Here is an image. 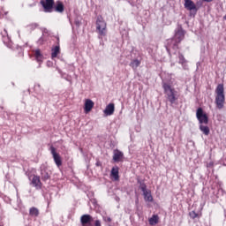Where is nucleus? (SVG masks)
<instances>
[{
  "label": "nucleus",
  "mask_w": 226,
  "mask_h": 226,
  "mask_svg": "<svg viewBox=\"0 0 226 226\" xmlns=\"http://www.w3.org/2000/svg\"><path fill=\"white\" fill-rule=\"evenodd\" d=\"M32 185L34 186V188H36V190H41V181L40 180V177L34 176Z\"/></svg>",
  "instance_id": "nucleus-14"
},
{
  "label": "nucleus",
  "mask_w": 226,
  "mask_h": 226,
  "mask_svg": "<svg viewBox=\"0 0 226 226\" xmlns=\"http://www.w3.org/2000/svg\"><path fill=\"white\" fill-rule=\"evenodd\" d=\"M93 216H91V215H83L80 217V223L82 226H94L93 225Z\"/></svg>",
  "instance_id": "nucleus-9"
},
{
  "label": "nucleus",
  "mask_w": 226,
  "mask_h": 226,
  "mask_svg": "<svg viewBox=\"0 0 226 226\" xmlns=\"http://www.w3.org/2000/svg\"><path fill=\"white\" fill-rule=\"evenodd\" d=\"M49 150L56 167H61V165H63V161L61 160V155H59V154L56 152V147L51 146Z\"/></svg>",
  "instance_id": "nucleus-8"
},
{
  "label": "nucleus",
  "mask_w": 226,
  "mask_h": 226,
  "mask_svg": "<svg viewBox=\"0 0 226 226\" xmlns=\"http://www.w3.org/2000/svg\"><path fill=\"white\" fill-rule=\"evenodd\" d=\"M53 10L56 11V13H63V11H64V4H63V2L57 1L56 5L53 6Z\"/></svg>",
  "instance_id": "nucleus-15"
},
{
  "label": "nucleus",
  "mask_w": 226,
  "mask_h": 226,
  "mask_svg": "<svg viewBox=\"0 0 226 226\" xmlns=\"http://www.w3.org/2000/svg\"><path fill=\"white\" fill-rule=\"evenodd\" d=\"M96 33L99 34V38L107 36V22L103 19V17L97 16L96 22Z\"/></svg>",
  "instance_id": "nucleus-4"
},
{
  "label": "nucleus",
  "mask_w": 226,
  "mask_h": 226,
  "mask_svg": "<svg viewBox=\"0 0 226 226\" xmlns=\"http://www.w3.org/2000/svg\"><path fill=\"white\" fill-rule=\"evenodd\" d=\"M138 184L139 185V188L143 192L144 200L146 202H153V195H151V191L147 190V185L145 183H142L140 179H138Z\"/></svg>",
  "instance_id": "nucleus-5"
},
{
  "label": "nucleus",
  "mask_w": 226,
  "mask_h": 226,
  "mask_svg": "<svg viewBox=\"0 0 226 226\" xmlns=\"http://www.w3.org/2000/svg\"><path fill=\"white\" fill-rule=\"evenodd\" d=\"M185 8L189 10V11H194L197 13V5L192 0H185Z\"/></svg>",
  "instance_id": "nucleus-11"
},
{
  "label": "nucleus",
  "mask_w": 226,
  "mask_h": 226,
  "mask_svg": "<svg viewBox=\"0 0 226 226\" xmlns=\"http://www.w3.org/2000/svg\"><path fill=\"white\" fill-rule=\"evenodd\" d=\"M29 215L30 216L38 217L40 215V210H38L37 207H33L29 209Z\"/></svg>",
  "instance_id": "nucleus-21"
},
{
  "label": "nucleus",
  "mask_w": 226,
  "mask_h": 226,
  "mask_svg": "<svg viewBox=\"0 0 226 226\" xmlns=\"http://www.w3.org/2000/svg\"><path fill=\"white\" fill-rule=\"evenodd\" d=\"M129 65L131 66V68H132V70L135 71V70H137V68H139L140 66V60L133 59L131 61Z\"/></svg>",
  "instance_id": "nucleus-18"
},
{
  "label": "nucleus",
  "mask_w": 226,
  "mask_h": 226,
  "mask_svg": "<svg viewBox=\"0 0 226 226\" xmlns=\"http://www.w3.org/2000/svg\"><path fill=\"white\" fill-rule=\"evenodd\" d=\"M40 3L45 13H52L54 11V0H41Z\"/></svg>",
  "instance_id": "nucleus-7"
},
{
  "label": "nucleus",
  "mask_w": 226,
  "mask_h": 226,
  "mask_svg": "<svg viewBox=\"0 0 226 226\" xmlns=\"http://www.w3.org/2000/svg\"><path fill=\"white\" fill-rule=\"evenodd\" d=\"M94 107V102L91 99H87L85 102V112H91Z\"/></svg>",
  "instance_id": "nucleus-16"
},
{
  "label": "nucleus",
  "mask_w": 226,
  "mask_h": 226,
  "mask_svg": "<svg viewBox=\"0 0 226 226\" xmlns=\"http://www.w3.org/2000/svg\"><path fill=\"white\" fill-rule=\"evenodd\" d=\"M41 181H49L50 179V171L45 167L41 168Z\"/></svg>",
  "instance_id": "nucleus-10"
},
{
  "label": "nucleus",
  "mask_w": 226,
  "mask_h": 226,
  "mask_svg": "<svg viewBox=\"0 0 226 226\" xmlns=\"http://www.w3.org/2000/svg\"><path fill=\"white\" fill-rule=\"evenodd\" d=\"M200 130L204 133V135H209V127L207 125H200Z\"/></svg>",
  "instance_id": "nucleus-23"
},
{
  "label": "nucleus",
  "mask_w": 226,
  "mask_h": 226,
  "mask_svg": "<svg viewBox=\"0 0 226 226\" xmlns=\"http://www.w3.org/2000/svg\"><path fill=\"white\" fill-rule=\"evenodd\" d=\"M160 220V217L158 215H154L152 217L148 220L150 225H156L158 223V221Z\"/></svg>",
  "instance_id": "nucleus-22"
},
{
  "label": "nucleus",
  "mask_w": 226,
  "mask_h": 226,
  "mask_svg": "<svg viewBox=\"0 0 226 226\" xmlns=\"http://www.w3.org/2000/svg\"><path fill=\"white\" fill-rule=\"evenodd\" d=\"M124 158V154H123V152L116 149L113 152V161L117 162H121V160Z\"/></svg>",
  "instance_id": "nucleus-12"
},
{
  "label": "nucleus",
  "mask_w": 226,
  "mask_h": 226,
  "mask_svg": "<svg viewBox=\"0 0 226 226\" xmlns=\"http://www.w3.org/2000/svg\"><path fill=\"white\" fill-rule=\"evenodd\" d=\"M50 64H51L50 62H48V63H47V65H48V66H50Z\"/></svg>",
  "instance_id": "nucleus-31"
},
{
  "label": "nucleus",
  "mask_w": 226,
  "mask_h": 226,
  "mask_svg": "<svg viewBox=\"0 0 226 226\" xmlns=\"http://www.w3.org/2000/svg\"><path fill=\"white\" fill-rule=\"evenodd\" d=\"M114 110H116V107L114 106V103H109L106 106L103 112L105 116H112V114H114Z\"/></svg>",
  "instance_id": "nucleus-13"
},
{
  "label": "nucleus",
  "mask_w": 226,
  "mask_h": 226,
  "mask_svg": "<svg viewBox=\"0 0 226 226\" xmlns=\"http://www.w3.org/2000/svg\"><path fill=\"white\" fill-rule=\"evenodd\" d=\"M185 40V30H183L182 26H178L177 31L175 33L174 38L168 41V43L170 44V47L171 49H178V45L180 41H183Z\"/></svg>",
  "instance_id": "nucleus-3"
},
{
  "label": "nucleus",
  "mask_w": 226,
  "mask_h": 226,
  "mask_svg": "<svg viewBox=\"0 0 226 226\" xmlns=\"http://www.w3.org/2000/svg\"><path fill=\"white\" fill-rule=\"evenodd\" d=\"M196 117H197L200 124H207V123H209V117L204 112V109H202V108H198L197 109Z\"/></svg>",
  "instance_id": "nucleus-6"
},
{
  "label": "nucleus",
  "mask_w": 226,
  "mask_h": 226,
  "mask_svg": "<svg viewBox=\"0 0 226 226\" xmlns=\"http://www.w3.org/2000/svg\"><path fill=\"white\" fill-rule=\"evenodd\" d=\"M38 23H32L26 26L28 31H34V29H36V27H38Z\"/></svg>",
  "instance_id": "nucleus-25"
},
{
  "label": "nucleus",
  "mask_w": 226,
  "mask_h": 226,
  "mask_svg": "<svg viewBox=\"0 0 226 226\" xmlns=\"http://www.w3.org/2000/svg\"><path fill=\"white\" fill-rule=\"evenodd\" d=\"M103 220L105 222H112V219L110 217H109V216H103Z\"/></svg>",
  "instance_id": "nucleus-27"
},
{
  "label": "nucleus",
  "mask_w": 226,
  "mask_h": 226,
  "mask_svg": "<svg viewBox=\"0 0 226 226\" xmlns=\"http://www.w3.org/2000/svg\"><path fill=\"white\" fill-rule=\"evenodd\" d=\"M94 226H102V222H100V220H96L94 222Z\"/></svg>",
  "instance_id": "nucleus-28"
},
{
  "label": "nucleus",
  "mask_w": 226,
  "mask_h": 226,
  "mask_svg": "<svg viewBox=\"0 0 226 226\" xmlns=\"http://www.w3.org/2000/svg\"><path fill=\"white\" fill-rule=\"evenodd\" d=\"M205 1L206 3H211L213 0H203Z\"/></svg>",
  "instance_id": "nucleus-30"
},
{
  "label": "nucleus",
  "mask_w": 226,
  "mask_h": 226,
  "mask_svg": "<svg viewBox=\"0 0 226 226\" xmlns=\"http://www.w3.org/2000/svg\"><path fill=\"white\" fill-rule=\"evenodd\" d=\"M111 176L114 177L115 181H119V168H112Z\"/></svg>",
  "instance_id": "nucleus-19"
},
{
  "label": "nucleus",
  "mask_w": 226,
  "mask_h": 226,
  "mask_svg": "<svg viewBox=\"0 0 226 226\" xmlns=\"http://www.w3.org/2000/svg\"><path fill=\"white\" fill-rule=\"evenodd\" d=\"M57 41H59V38H57Z\"/></svg>",
  "instance_id": "nucleus-33"
},
{
  "label": "nucleus",
  "mask_w": 226,
  "mask_h": 226,
  "mask_svg": "<svg viewBox=\"0 0 226 226\" xmlns=\"http://www.w3.org/2000/svg\"><path fill=\"white\" fill-rule=\"evenodd\" d=\"M178 63L181 64L184 68V70H186V58H185V56L182 55L181 52H178Z\"/></svg>",
  "instance_id": "nucleus-17"
},
{
  "label": "nucleus",
  "mask_w": 226,
  "mask_h": 226,
  "mask_svg": "<svg viewBox=\"0 0 226 226\" xmlns=\"http://www.w3.org/2000/svg\"><path fill=\"white\" fill-rule=\"evenodd\" d=\"M59 52H61V48L59 47V45H57L54 49H51V57H52V59L57 57V54H59Z\"/></svg>",
  "instance_id": "nucleus-20"
},
{
  "label": "nucleus",
  "mask_w": 226,
  "mask_h": 226,
  "mask_svg": "<svg viewBox=\"0 0 226 226\" xmlns=\"http://www.w3.org/2000/svg\"><path fill=\"white\" fill-rule=\"evenodd\" d=\"M34 56H35V59L41 63L43 59V56L41 55V52L40 51V49H36L35 50V53H34Z\"/></svg>",
  "instance_id": "nucleus-24"
},
{
  "label": "nucleus",
  "mask_w": 226,
  "mask_h": 226,
  "mask_svg": "<svg viewBox=\"0 0 226 226\" xmlns=\"http://www.w3.org/2000/svg\"><path fill=\"white\" fill-rule=\"evenodd\" d=\"M95 165L96 167H102V162L100 161H97Z\"/></svg>",
  "instance_id": "nucleus-29"
},
{
  "label": "nucleus",
  "mask_w": 226,
  "mask_h": 226,
  "mask_svg": "<svg viewBox=\"0 0 226 226\" xmlns=\"http://www.w3.org/2000/svg\"><path fill=\"white\" fill-rule=\"evenodd\" d=\"M215 105L219 110L225 107V87L223 84L217 85L215 88Z\"/></svg>",
  "instance_id": "nucleus-1"
},
{
  "label": "nucleus",
  "mask_w": 226,
  "mask_h": 226,
  "mask_svg": "<svg viewBox=\"0 0 226 226\" xmlns=\"http://www.w3.org/2000/svg\"><path fill=\"white\" fill-rule=\"evenodd\" d=\"M30 6H36V4H30Z\"/></svg>",
  "instance_id": "nucleus-32"
},
{
  "label": "nucleus",
  "mask_w": 226,
  "mask_h": 226,
  "mask_svg": "<svg viewBox=\"0 0 226 226\" xmlns=\"http://www.w3.org/2000/svg\"><path fill=\"white\" fill-rule=\"evenodd\" d=\"M189 216L190 218H192V220H195V218H199V214H197L195 211H191L189 213Z\"/></svg>",
  "instance_id": "nucleus-26"
},
{
  "label": "nucleus",
  "mask_w": 226,
  "mask_h": 226,
  "mask_svg": "<svg viewBox=\"0 0 226 226\" xmlns=\"http://www.w3.org/2000/svg\"><path fill=\"white\" fill-rule=\"evenodd\" d=\"M162 88L166 100H168L171 105H174V103H176L179 98L177 96V91H176V89H174L170 84L167 83L162 84Z\"/></svg>",
  "instance_id": "nucleus-2"
}]
</instances>
